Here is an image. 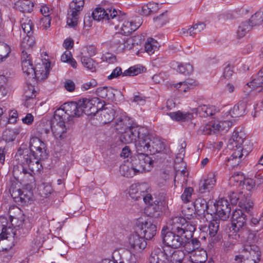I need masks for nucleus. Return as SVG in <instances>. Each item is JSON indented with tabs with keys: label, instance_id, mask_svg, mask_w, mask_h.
<instances>
[{
	"label": "nucleus",
	"instance_id": "obj_1",
	"mask_svg": "<svg viewBox=\"0 0 263 263\" xmlns=\"http://www.w3.org/2000/svg\"><path fill=\"white\" fill-rule=\"evenodd\" d=\"M131 167L123 164L120 167L122 175L126 177H132L137 173L150 171L153 167L154 160L147 154H136L132 157L130 161Z\"/></svg>",
	"mask_w": 263,
	"mask_h": 263
},
{
	"label": "nucleus",
	"instance_id": "obj_2",
	"mask_svg": "<svg viewBox=\"0 0 263 263\" xmlns=\"http://www.w3.org/2000/svg\"><path fill=\"white\" fill-rule=\"evenodd\" d=\"M168 230L176 232L180 235H183L185 237L191 236L192 232L196 230L195 225L191 222L187 221L181 216H173L171 217L167 222Z\"/></svg>",
	"mask_w": 263,
	"mask_h": 263
},
{
	"label": "nucleus",
	"instance_id": "obj_3",
	"mask_svg": "<svg viewBox=\"0 0 263 263\" xmlns=\"http://www.w3.org/2000/svg\"><path fill=\"white\" fill-rule=\"evenodd\" d=\"M194 232H192L191 236L189 237H184L183 239V244L182 247H183L184 250L187 253H194L195 255H198L197 253H199L201 259L200 262H203L206 258V252L205 250L201 247V242L197 238H194Z\"/></svg>",
	"mask_w": 263,
	"mask_h": 263
},
{
	"label": "nucleus",
	"instance_id": "obj_4",
	"mask_svg": "<svg viewBox=\"0 0 263 263\" xmlns=\"http://www.w3.org/2000/svg\"><path fill=\"white\" fill-rule=\"evenodd\" d=\"M41 160L38 159L35 160H32L27 166L28 168L25 166L17 167L13 170V175L16 179H25V176L33 177V175L36 173H40L42 169V165L40 161Z\"/></svg>",
	"mask_w": 263,
	"mask_h": 263
},
{
	"label": "nucleus",
	"instance_id": "obj_5",
	"mask_svg": "<svg viewBox=\"0 0 263 263\" xmlns=\"http://www.w3.org/2000/svg\"><path fill=\"white\" fill-rule=\"evenodd\" d=\"M161 236L163 243L165 245V248L170 249H178L183 244V235H180L176 232L168 230L167 227H163L161 230Z\"/></svg>",
	"mask_w": 263,
	"mask_h": 263
},
{
	"label": "nucleus",
	"instance_id": "obj_6",
	"mask_svg": "<svg viewBox=\"0 0 263 263\" xmlns=\"http://www.w3.org/2000/svg\"><path fill=\"white\" fill-rule=\"evenodd\" d=\"M9 191L14 201L18 204L24 205L29 203L31 200L32 193L27 190H22L20 185L15 182H11Z\"/></svg>",
	"mask_w": 263,
	"mask_h": 263
},
{
	"label": "nucleus",
	"instance_id": "obj_7",
	"mask_svg": "<svg viewBox=\"0 0 263 263\" xmlns=\"http://www.w3.org/2000/svg\"><path fill=\"white\" fill-rule=\"evenodd\" d=\"M152 252L155 253L157 256L160 253L163 255L165 260V263H182L185 256L183 251L175 250L169 247L164 248L163 250L159 248H155Z\"/></svg>",
	"mask_w": 263,
	"mask_h": 263
},
{
	"label": "nucleus",
	"instance_id": "obj_8",
	"mask_svg": "<svg viewBox=\"0 0 263 263\" xmlns=\"http://www.w3.org/2000/svg\"><path fill=\"white\" fill-rule=\"evenodd\" d=\"M230 230L234 233H243L248 231L246 215L242 210L236 209L233 212Z\"/></svg>",
	"mask_w": 263,
	"mask_h": 263
},
{
	"label": "nucleus",
	"instance_id": "obj_9",
	"mask_svg": "<svg viewBox=\"0 0 263 263\" xmlns=\"http://www.w3.org/2000/svg\"><path fill=\"white\" fill-rule=\"evenodd\" d=\"M93 18L96 21H106L111 25L116 24L114 20L119 19L118 12L114 8H108L106 10L102 8H96L92 13Z\"/></svg>",
	"mask_w": 263,
	"mask_h": 263
},
{
	"label": "nucleus",
	"instance_id": "obj_10",
	"mask_svg": "<svg viewBox=\"0 0 263 263\" xmlns=\"http://www.w3.org/2000/svg\"><path fill=\"white\" fill-rule=\"evenodd\" d=\"M245 139V135L242 132H234L231 138L229 140L228 147L233 151L240 150V152L244 153L245 156H247L252 150V146L246 145L241 146Z\"/></svg>",
	"mask_w": 263,
	"mask_h": 263
},
{
	"label": "nucleus",
	"instance_id": "obj_11",
	"mask_svg": "<svg viewBox=\"0 0 263 263\" xmlns=\"http://www.w3.org/2000/svg\"><path fill=\"white\" fill-rule=\"evenodd\" d=\"M84 4V0H73L69 6L67 23L68 26L75 27L78 24L79 15Z\"/></svg>",
	"mask_w": 263,
	"mask_h": 263
},
{
	"label": "nucleus",
	"instance_id": "obj_12",
	"mask_svg": "<svg viewBox=\"0 0 263 263\" xmlns=\"http://www.w3.org/2000/svg\"><path fill=\"white\" fill-rule=\"evenodd\" d=\"M118 16L120 18L114 20L116 22L114 25H115V28L116 29H120V32L119 33L124 35V36L128 35L138 28L140 26L139 24H136L132 21L126 20L125 15H120L118 14Z\"/></svg>",
	"mask_w": 263,
	"mask_h": 263
},
{
	"label": "nucleus",
	"instance_id": "obj_13",
	"mask_svg": "<svg viewBox=\"0 0 263 263\" xmlns=\"http://www.w3.org/2000/svg\"><path fill=\"white\" fill-rule=\"evenodd\" d=\"M111 47L118 52H123L125 50L130 49L133 47V40L120 33H116L111 41Z\"/></svg>",
	"mask_w": 263,
	"mask_h": 263
},
{
	"label": "nucleus",
	"instance_id": "obj_14",
	"mask_svg": "<svg viewBox=\"0 0 263 263\" xmlns=\"http://www.w3.org/2000/svg\"><path fill=\"white\" fill-rule=\"evenodd\" d=\"M10 220L11 226L17 232L19 235L28 234L32 228V223L28 218L25 219L24 215L20 217L10 216Z\"/></svg>",
	"mask_w": 263,
	"mask_h": 263
},
{
	"label": "nucleus",
	"instance_id": "obj_15",
	"mask_svg": "<svg viewBox=\"0 0 263 263\" xmlns=\"http://www.w3.org/2000/svg\"><path fill=\"white\" fill-rule=\"evenodd\" d=\"M97 99L83 98L78 100L80 116L83 114L87 116L96 115L98 108L96 106Z\"/></svg>",
	"mask_w": 263,
	"mask_h": 263
},
{
	"label": "nucleus",
	"instance_id": "obj_16",
	"mask_svg": "<svg viewBox=\"0 0 263 263\" xmlns=\"http://www.w3.org/2000/svg\"><path fill=\"white\" fill-rule=\"evenodd\" d=\"M144 67L140 65H135L132 66L128 69L122 72V69L120 67H117L115 68L111 74L107 77L108 80H111L115 78H118L119 76H134L143 71Z\"/></svg>",
	"mask_w": 263,
	"mask_h": 263
},
{
	"label": "nucleus",
	"instance_id": "obj_17",
	"mask_svg": "<svg viewBox=\"0 0 263 263\" xmlns=\"http://www.w3.org/2000/svg\"><path fill=\"white\" fill-rule=\"evenodd\" d=\"M136 225L141 231L146 239H152L156 234L157 227L155 224L145 220L143 218H139L136 221Z\"/></svg>",
	"mask_w": 263,
	"mask_h": 263
},
{
	"label": "nucleus",
	"instance_id": "obj_18",
	"mask_svg": "<svg viewBox=\"0 0 263 263\" xmlns=\"http://www.w3.org/2000/svg\"><path fill=\"white\" fill-rule=\"evenodd\" d=\"M246 257V263H258L260 260V251L259 248L255 245H245L242 250Z\"/></svg>",
	"mask_w": 263,
	"mask_h": 263
},
{
	"label": "nucleus",
	"instance_id": "obj_19",
	"mask_svg": "<svg viewBox=\"0 0 263 263\" xmlns=\"http://www.w3.org/2000/svg\"><path fill=\"white\" fill-rule=\"evenodd\" d=\"M230 201L232 204H236L238 203L239 206L246 211H249L253 206V202L247 195L245 197L242 194L238 195L237 193L232 192L229 195Z\"/></svg>",
	"mask_w": 263,
	"mask_h": 263
},
{
	"label": "nucleus",
	"instance_id": "obj_20",
	"mask_svg": "<svg viewBox=\"0 0 263 263\" xmlns=\"http://www.w3.org/2000/svg\"><path fill=\"white\" fill-rule=\"evenodd\" d=\"M40 62L37 63L34 68V72L30 78H35L38 81L46 79L49 73L50 63L48 62H43L40 60Z\"/></svg>",
	"mask_w": 263,
	"mask_h": 263
},
{
	"label": "nucleus",
	"instance_id": "obj_21",
	"mask_svg": "<svg viewBox=\"0 0 263 263\" xmlns=\"http://www.w3.org/2000/svg\"><path fill=\"white\" fill-rule=\"evenodd\" d=\"M216 215L222 220H226L230 216L231 206L227 199L221 198L215 205Z\"/></svg>",
	"mask_w": 263,
	"mask_h": 263
},
{
	"label": "nucleus",
	"instance_id": "obj_22",
	"mask_svg": "<svg viewBox=\"0 0 263 263\" xmlns=\"http://www.w3.org/2000/svg\"><path fill=\"white\" fill-rule=\"evenodd\" d=\"M15 158L18 164L21 165V166H27L33 160L31 151L27 148H23L22 147L17 150Z\"/></svg>",
	"mask_w": 263,
	"mask_h": 263
},
{
	"label": "nucleus",
	"instance_id": "obj_23",
	"mask_svg": "<svg viewBox=\"0 0 263 263\" xmlns=\"http://www.w3.org/2000/svg\"><path fill=\"white\" fill-rule=\"evenodd\" d=\"M22 67L23 72L26 76L30 78L33 76L34 72V66L32 64L31 57L30 54L25 51L23 50L21 55Z\"/></svg>",
	"mask_w": 263,
	"mask_h": 263
},
{
	"label": "nucleus",
	"instance_id": "obj_24",
	"mask_svg": "<svg viewBox=\"0 0 263 263\" xmlns=\"http://www.w3.org/2000/svg\"><path fill=\"white\" fill-rule=\"evenodd\" d=\"M216 176L215 172H210L206 179L200 181L199 191L201 193L210 192L214 187L216 182Z\"/></svg>",
	"mask_w": 263,
	"mask_h": 263
},
{
	"label": "nucleus",
	"instance_id": "obj_25",
	"mask_svg": "<svg viewBox=\"0 0 263 263\" xmlns=\"http://www.w3.org/2000/svg\"><path fill=\"white\" fill-rule=\"evenodd\" d=\"M145 238L141 236L137 233H135L130 235L129 243L130 246L135 250L140 251L144 249L147 245Z\"/></svg>",
	"mask_w": 263,
	"mask_h": 263
},
{
	"label": "nucleus",
	"instance_id": "obj_26",
	"mask_svg": "<svg viewBox=\"0 0 263 263\" xmlns=\"http://www.w3.org/2000/svg\"><path fill=\"white\" fill-rule=\"evenodd\" d=\"M195 211L196 213L200 216L205 217L206 215H212V211L209 209V205L206 200L201 198H197L194 203Z\"/></svg>",
	"mask_w": 263,
	"mask_h": 263
},
{
	"label": "nucleus",
	"instance_id": "obj_27",
	"mask_svg": "<svg viewBox=\"0 0 263 263\" xmlns=\"http://www.w3.org/2000/svg\"><path fill=\"white\" fill-rule=\"evenodd\" d=\"M96 114L98 115V120L100 123L105 124L112 121L115 117V111L110 107H106L100 110L98 109Z\"/></svg>",
	"mask_w": 263,
	"mask_h": 263
},
{
	"label": "nucleus",
	"instance_id": "obj_28",
	"mask_svg": "<svg viewBox=\"0 0 263 263\" xmlns=\"http://www.w3.org/2000/svg\"><path fill=\"white\" fill-rule=\"evenodd\" d=\"M149 136H139L138 140L135 142V147L137 154H146L149 152Z\"/></svg>",
	"mask_w": 263,
	"mask_h": 263
},
{
	"label": "nucleus",
	"instance_id": "obj_29",
	"mask_svg": "<svg viewBox=\"0 0 263 263\" xmlns=\"http://www.w3.org/2000/svg\"><path fill=\"white\" fill-rule=\"evenodd\" d=\"M133 120L125 115H122L117 118L115 127L117 131L122 133L125 130L132 126Z\"/></svg>",
	"mask_w": 263,
	"mask_h": 263
},
{
	"label": "nucleus",
	"instance_id": "obj_30",
	"mask_svg": "<svg viewBox=\"0 0 263 263\" xmlns=\"http://www.w3.org/2000/svg\"><path fill=\"white\" fill-rule=\"evenodd\" d=\"M54 122L51 125L53 135L57 139L62 140L66 137L67 132L65 121L55 122V124L54 125Z\"/></svg>",
	"mask_w": 263,
	"mask_h": 263
},
{
	"label": "nucleus",
	"instance_id": "obj_31",
	"mask_svg": "<svg viewBox=\"0 0 263 263\" xmlns=\"http://www.w3.org/2000/svg\"><path fill=\"white\" fill-rule=\"evenodd\" d=\"M121 134L122 140L126 143H130L136 141L139 136H140L138 128L133 125Z\"/></svg>",
	"mask_w": 263,
	"mask_h": 263
},
{
	"label": "nucleus",
	"instance_id": "obj_32",
	"mask_svg": "<svg viewBox=\"0 0 263 263\" xmlns=\"http://www.w3.org/2000/svg\"><path fill=\"white\" fill-rule=\"evenodd\" d=\"M247 104L245 101H240L229 111L231 117L236 118L242 116L247 112Z\"/></svg>",
	"mask_w": 263,
	"mask_h": 263
},
{
	"label": "nucleus",
	"instance_id": "obj_33",
	"mask_svg": "<svg viewBox=\"0 0 263 263\" xmlns=\"http://www.w3.org/2000/svg\"><path fill=\"white\" fill-rule=\"evenodd\" d=\"M145 213L151 217L158 218L162 214L159 201L155 200L153 203L147 205L145 209Z\"/></svg>",
	"mask_w": 263,
	"mask_h": 263
},
{
	"label": "nucleus",
	"instance_id": "obj_34",
	"mask_svg": "<svg viewBox=\"0 0 263 263\" xmlns=\"http://www.w3.org/2000/svg\"><path fill=\"white\" fill-rule=\"evenodd\" d=\"M64 110L67 115L70 117H80L79 106L78 100L76 102H70L64 103L62 105Z\"/></svg>",
	"mask_w": 263,
	"mask_h": 263
},
{
	"label": "nucleus",
	"instance_id": "obj_35",
	"mask_svg": "<svg viewBox=\"0 0 263 263\" xmlns=\"http://www.w3.org/2000/svg\"><path fill=\"white\" fill-rule=\"evenodd\" d=\"M149 152L155 154L156 153H160L165 149L164 143L159 138H151L149 137Z\"/></svg>",
	"mask_w": 263,
	"mask_h": 263
},
{
	"label": "nucleus",
	"instance_id": "obj_36",
	"mask_svg": "<svg viewBox=\"0 0 263 263\" xmlns=\"http://www.w3.org/2000/svg\"><path fill=\"white\" fill-rule=\"evenodd\" d=\"M33 7L34 3L30 0H18L14 4L15 9L23 12H31Z\"/></svg>",
	"mask_w": 263,
	"mask_h": 263
},
{
	"label": "nucleus",
	"instance_id": "obj_37",
	"mask_svg": "<svg viewBox=\"0 0 263 263\" xmlns=\"http://www.w3.org/2000/svg\"><path fill=\"white\" fill-rule=\"evenodd\" d=\"M239 151H235L227 159V165L232 167L238 166L241 161L242 157L245 156L244 153Z\"/></svg>",
	"mask_w": 263,
	"mask_h": 263
},
{
	"label": "nucleus",
	"instance_id": "obj_38",
	"mask_svg": "<svg viewBox=\"0 0 263 263\" xmlns=\"http://www.w3.org/2000/svg\"><path fill=\"white\" fill-rule=\"evenodd\" d=\"M169 116L173 120L177 121H188L194 118L193 113L189 112L184 113L181 111L170 112Z\"/></svg>",
	"mask_w": 263,
	"mask_h": 263
},
{
	"label": "nucleus",
	"instance_id": "obj_39",
	"mask_svg": "<svg viewBox=\"0 0 263 263\" xmlns=\"http://www.w3.org/2000/svg\"><path fill=\"white\" fill-rule=\"evenodd\" d=\"M31 152L34 160L36 159L44 160L48 157V153L47 152L46 145L45 143L32 151Z\"/></svg>",
	"mask_w": 263,
	"mask_h": 263
},
{
	"label": "nucleus",
	"instance_id": "obj_40",
	"mask_svg": "<svg viewBox=\"0 0 263 263\" xmlns=\"http://www.w3.org/2000/svg\"><path fill=\"white\" fill-rule=\"evenodd\" d=\"M14 240L11 235L7 238L0 235V251H7L11 249L14 246Z\"/></svg>",
	"mask_w": 263,
	"mask_h": 263
},
{
	"label": "nucleus",
	"instance_id": "obj_41",
	"mask_svg": "<svg viewBox=\"0 0 263 263\" xmlns=\"http://www.w3.org/2000/svg\"><path fill=\"white\" fill-rule=\"evenodd\" d=\"M159 9V4L151 2L142 6L141 13L142 15L147 16L157 12Z\"/></svg>",
	"mask_w": 263,
	"mask_h": 263
},
{
	"label": "nucleus",
	"instance_id": "obj_42",
	"mask_svg": "<svg viewBox=\"0 0 263 263\" xmlns=\"http://www.w3.org/2000/svg\"><path fill=\"white\" fill-rule=\"evenodd\" d=\"M197 112L201 117L212 116L216 112V108L214 106L206 105H201L197 108Z\"/></svg>",
	"mask_w": 263,
	"mask_h": 263
},
{
	"label": "nucleus",
	"instance_id": "obj_43",
	"mask_svg": "<svg viewBox=\"0 0 263 263\" xmlns=\"http://www.w3.org/2000/svg\"><path fill=\"white\" fill-rule=\"evenodd\" d=\"M20 23L22 28L25 34H33L34 24L29 17L24 16L21 19Z\"/></svg>",
	"mask_w": 263,
	"mask_h": 263
},
{
	"label": "nucleus",
	"instance_id": "obj_44",
	"mask_svg": "<svg viewBox=\"0 0 263 263\" xmlns=\"http://www.w3.org/2000/svg\"><path fill=\"white\" fill-rule=\"evenodd\" d=\"M217 129L216 122H210L205 125L201 126L200 127L199 132L204 135H212L218 132Z\"/></svg>",
	"mask_w": 263,
	"mask_h": 263
},
{
	"label": "nucleus",
	"instance_id": "obj_45",
	"mask_svg": "<svg viewBox=\"0 0 263 263\" xmlns=\"http://www.w3.org/2000/svg\"><path fill=\"white\" fill-rule=\"evenodd\" d=\"M81 60L84 67L91 71H95L97 63L92 59L84 55L81 57Z\"/></svg>",
	"mask_w": 263,
	"mask_h": 263
},
{
	"label": "nucleus",
	"instance_id": "obj_46",
	"mask_svg": "<svg viewBox=\"0 0 263 263\" xmlns=\"http://www.w3.org/2000/svg\"><path fill=\"white\" fill-rule=\"evenodd\" d=\"M18 132L16 129H7L3 134V139L7 142L14 141Z\"/></svg>",
	"mask_w": 263,
	"mask_h": 263
},
{
	"label": "nucleus",
	"instance_id": "obj_47",
	"mask_svg": "<svg viewBox=\"0 0 263 263\" xmlns=\"http://www.w3.org/2000/svg\"><path fill=\"white\" fill-rule=\"evenodd\" d=\"M177 64V71L184 75L190 74L193 71V67L190 63H178Z\"/></svg>",
	"mask_w": 263,
	"mask_h": 263
},
{
	"label": "nucleus",
	"instance_id": "obj_48",
	"mask_svg": "<svg viewBox=\"0 0 263 263\" xmlns=\"http://www.w3.org/2000/svg\"><path fill=\"white\" fill-rule=\"evenodd\" d=\"M11 52L10 47L4 42H0V63L6 60Z\"/></svg>",
	"mask_w": 263,
	"mask_h": 263
},
{
	"label": "nucleus",
	"instance_id": "obj_49",
	"mask_svg": "<svg viewBox=\"0 0 263 263\" xmlns=\"http://www.w3.org/2000/svg\"><path fill=\"white\" fill-rule=\"evenodd\" d=\"M35 44V39L32 34H26L22 41V47L25 49L32 47Z\"/></svg>",
	"mask_w": 263,
	"mask_h": 263
},
{
	"label": "nucleus",
	"instance_id": "obj_50",
	"mask_svg": "<svg viewBox=\"0 0 263 263\" xmlns=\"http://www.w3.org/2000/svg\"><path fill=\"white\" fill-rule=\"evenodd\" d=\"M252 28V26L248 22L242 23L238 27L237 36L238 38H241L244 36L247 32H248Z\"/></svg>",
	"mask_w": 263,
	"mask_h": 263
},
{
	"label": "nucleus",
	"instance_id": "obj_51",
	"mask_svg": "<svg viewBox=\"0 0 263 263\" xmlns=\"http://www.w3.org/2000/svg\"><path fill=\"white\" fill-rule=\"evenodd\" d=\"M129 196L135 200L142 199L141 193H139L137 183L130 185L128 192Z\"/></svg>",
	"mask_w": 263,
	"mask_h": 263
},
{
	"label": "nucleus",
	"instance_id": "obj_52",
	"mask_svg": "<svg viewBox=\"0 0 263 263\" xmlns=\"http://www.w3.org/2000/svg\"><path fill=\"white\" fill-rule=\"evenodd\" d=\"M128 251H123L120 252L119 251H115L113 252L112 255V260L114 263H123L124 259H123L124 255H127Z\"/></svg>",
	"mask_w": 263,
	"mask_h": 263
},
{
	"label": "nucleus",
	"instance_id": "obj_53",
	"mask_svg": "<svg viewBox=\"0 0 263 263\" xmlns=\"http://www.w3.org/2000/svg\"><path fill=\"white\" fill-rule=\"evenodd\" d=\"M67 114L66 111L64 110L63 107L62 106L61 108L57 109L54 114V121L55 122L58 121H65L66 119Z\"/></svg>",
	"mask_w": 263,
	"mask_h": 263
},
{
	"label": "nucleus",
	"instance_id": "obj_54",
	"mask_svg": "<svg viewBox=\"0 0 263 263\" xmlns=\"http://www.w3.org/2000/svg\"><path fill=\"white\" fill-rule=\"evenodd\" d=\"M252 26L260 24L263 21V13L257 12L252 15L251 19L249 20Z\"/></svg>",
	"mask_w": 263,
	"mask_h": 263
},
{
	"label": "nucleus",
	"instance_id": "obj_55",
	"mask_svg": "<svg viewBox=\"0 0 263 263\" xmlns=\"http://www.w3.org/2000/svg\"><path fill=\"white\" fill-rule=\"evenodd\" d=\"M0 235H3V236L8 238L9 236H11L13 239H14V236L17 235L16 230H14V228H12L10 226H4L2 230V232Z\"/></svg>",
	"mask_w": 263,
	"mask_h": 263
},
{
	"label": "nucleus",
	"instance_id": "obj_56",
	"mask_svg": "<svg viewBox=\"0 0 263 263\" xmlns=\"http://www.w3.org/2000/svg\"><path fill=\"white\" fill-rule=\"evenodd\" d=\"M144 47L145 51L150 55L153 54L157 49V46L154 45V40L152 39H148Z\"/></svg>",
	"mask_w": 263,
	"mask_h": 263
},
{
	"label": "nucleus",
	"instance_id": "obj_57",
	"mask_svg": "<svg viewBox=\"0 0 263 263\" xmlns=\"http://www.w3.org/2000/svg\"><path fill=\"white\" fill-rule=\"evenodd\" d=\"M194 190L191 187H186L181 195V199L184 203H187L191 201Z\"/></svg>",
	"mask_w": 263,
	"mask_h": 263
},
{
	"label": "nucleus",
	"instance_id": "obj_58",
	"mask_svg": "<svg viewBox=\"0 0 263 263\" xmlns=\"http://www.w3.org/2000/svg\"><path fill=\"white\" fill-rule=\"evenodd\" d=\"M219 223L216 220L211 221L209 225L210 236H214L218 231Z\"/></svg>",
	"mask_w": 263,
	"mask_h": 263
},
{
	"label": "nucleus",
	"instance_id": "obj_59",
	"mask_svg": "<svg viewBox=\"0 0 263 263\" xmlns=\"http://www.w3.org/2000/svg\"><path fill=\"white\" fill-rule=\"evenodd\" d=\"M232 122L229 120L221 121L219 123H216V126L218 127V132L228 131L232 126Z\"/></svg>",
	"mask_w": 263,
	"mask_h": 263
},
{
	"label": "nucleus",
	"instance_id": "obj_60",
	"mask_svg": "<svg viewBox=\"0 0 263 263\" xmlns=\"http://www.w3.org/2000/svg\"><path fill=\"white\" fill-rule=\"evenodd\" d=\"M44 143H45L41 141L39 138L32 137L30 140L29 148L28 149L30 150V151H32L36 148L41 146V145Z\"/></svg>",
	"mask_w": 263,
	"mask_h": 263
},
{
	"label": "nucleus",
	"instance_id": "obj_61",
	"mask_svg": "<svg viewBox=\"0 0 263 263\" xmlns=\"http://www.w3.org/2000/svg\"><path fill=\"white\" fill-rule=\"evenodd\" d=\"M24 96L26 100L34 98L36 96V91L34 87L32 85H28L27 88L25 89Z\"/></svg>",
	"mask_w": 263,
	"mask_h": 263
},
{
	"label": "nucleus",
	"instance_id": "obj_62",
	"mask_svg": "<svg viewBox=\"0 0 263 263\" xmlns=\"http://www.w3.org/2000/svg\"><path fill=\"white\" fill-rule=\"evenodd\" d=\"M155 22L157 23V25L160 26H162L165 25L168 21L167 11L161 13L159 16L154 18Z\"/></svg>",
	"mask_w": 263,
	"mask_h": 263
},
{
	"label": "nucleus",
	"instance_id": "obj_63",
	"mask_svg": "<svg viewBox=\"0 0 263 263\" xmlns=\"http://www.w3.org/2000/svg\"><path fill=\"white\" fill-rule=\"evenodd\" d=\"M155 253L152 252L150 257L149 262L150 263H165V260L163 258V255L160 253L158 254V256H157Z\"/></svg>",
	"mask_w": 263,
	"mask_h": 263
},
{
	"label": "nucleus",
	"instance_id": "obj_64",
	"mask_svg": "<svg viewBox=\"0 0 263 263\" xmlns=\"http://www.w3.org/2000/svg\"><path fill=\"white\" fill-rule=\"evenodd\" d=\"M263 85V82L259 80L258 78L255 79L253 80L249 84V86L252 89H260L258 90V91H263V89L262 87V85Z\"/></svg>",
	"mask_w": 263,
	"mask_h": 263
}]
</instances>
